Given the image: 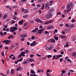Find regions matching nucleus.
<instances>
[{"instance_id": "f257e3e1", "label": "nucleus", "mask_w": 76, "mask_h": 76, "mask_svg": "<svg viewBox=\"0 0 76 76\" xmlns=\"http://www.w3.org/2000/svg\"><path fill=\"white\" fill-rule=\"evenodd\" d=\"M10 29L11 32H14L15 31H16L18 29V28L15 27H10Z\"/></svg>"}, {"instance_id": "f03ea898", "label": "nucleus", "mask_w": 76, "mask_h": 76, "mask_svg": "<svg viewBox=\"0 0 76 76\" xmlns=\"http://www.w3.org/2000/svg\"><path fill=\"white\" fill-rule=\"evenodd\" d=\"M52 16H53V15L51 13H48L46 15V18L48 19H51L52 18Z\"/></svg>"}, {"instance_id": "7ed1b4c3", "label": "nucleus", "mask_w": 76, "mask_h": 76, "mask_svg": "<svg viewBox=\"0 0 76 76\" xmlns=\"http://www.w3.org/2000/svg\"><path fill=\"white\" fill-rule=\"evenodd\" d=\"M49 42H52V43H55L56 42V40L54 39H51L48 40Z\"/></svg>"}, {"instance_id": "20e7f679", "label": "nucleus", "mask_w": 76, "mask_h": 76, "mask_svg": "<svg viewBox=\"0 0 76 76\" xmlns=\"http://www.w3.org/2000/svg\"><path fill=\"white\" fill-rule=\"evenodd\" d=\"M10 42V41L9 40H5L3 42V43L5 42V44H9Z\"/></svg>"}, {"instance_id": "39448f33", "label": "nucleus", "mask_w": 76, "mask_h": 76, "mask_svg": "<svg viewBox=\"0 0 76 76\" xmlns=\"http://www.w3.org/2000/svg\"><path fill=\"white\" fill-rule=\"evenodd\" d=\"M44 28H42L41 29L39 30L38 31V34H41V33H42L43 32H44Z\"/></svg>"}, {"instance_id": "423d86ee", "label": "nucleus", "mask_w": 76, "mask_h": 76, "mask_svg": "<svg viewBox=\"0 0 76 76\" xmlns=\"http://www.w3.org/2000/svg\"><path fill=\"white\" fill-rule=\"evenodd\" d=\"M44 28H42L41 29L39 30L38 31V34H41V33H42L43 32H44Z\"/></svg>"}, {"instance_id": "0eeeda50", "label": "nucleus", "mask_w": 76, "mask_h": 76, "mask_svg": "<svg viewBox=\"0 0 76 76\" xmlns=\"http://www.w3.org/2000/svg\"><path fill=\"white\" fill-rule=\"evenodd\" d=\"M38 31V28H35V29L32 30L31 32H34V33H36V32Z\"/></svg>"}, {"instance_id": "6e6552de", "label": "nucleus", "mask_w": 76, "mask_h": 76, "mask_svg": "<svg viewBox=\"0 0 76 76\" xmlns=\"http://www.w3.org/2000/svg\"><path fill=\"white\" fill-rule=\"evenodd\" d=\"M54 28V26H48L47 28V29H53Z\"/></svg>"}, {"instance_id": "1a4fd4ad", "label": "nucleus", "mask_w": 76, "mask_h": 76, "mask_svg": "<svg viewBox=\"0 0 76 76\" xmlns=\"http://www.w3.org/2000/svg\"><path fill=\"white\" fill-rule=\"evenodd\" d=\"M53 22V20H50L49 21H48L46 22L45 23V25H47L49 23H51Z\"/></svg>"}, {"instance_id": "9d476101", "label": "nucleus", "mask_w": 76, "mask_h": 76, "mask_svg": "<svg viewBox=\"0 0 76 76\" xmlns=\"http://www.w3.org/2000/svg\"><path fill=\"white\" fill-rule=\"evenodd\" d=\"M25 52L23 51H22L20 53L21 55V56H23L24 57H25Z\"/></svg>"}, {"instance_id": "9b49d317", "label": "nucleus", "mask_w": 76, "mask_h": 76, "mask_svg": "<svg viewBox=\"0 0 76 76\" xmlns=\"http://www.w3.org/2000/svg\"><path fill=\"white\" fill-rule=\"evenodd\" d=\"M13 72H14V70L13 69H11V74H10V75H14V74H15V73Z\"/></svg>"}, {"instance_id": "f8f14e48", "label": "nucleus", "mask_w": 76, "mask_h": 76, "mask_svg": "<svg viewBox=\"0 0 76 76\" xmlns=\"http://www.w3.org/2000/svg\"><path fill=\"white\" fill-rule=\"evenodd\" d=\"M7 14H5L4 17H3V19H6L7 18Z\"/></svg>"}, {"instance_id": "ddd939ff", "label": "nucleus", "mask_w": 76, "mask_h": 76, "mask_svg": "<svg viewBox=\"0 0 76 76\" xmlns=\"http://www.w3.org/2000/svg\"><path fill=\"white\" fill-rule=\"evenodd\" d=\"M23 23V21H21L18 22V23L19 25H22V24Z\"/></svg>"}, {"instance_id": "4468645a", "label": "nucleus", "mask_w": 76, "mask_h": 76, "mask_svg": "<svg viewBox=\"0 0 76 76\" xmlns=\"http://www.w3.org/2000/svg\"><path fill=\"white\" fill-rule=\"evenodd\" d=\"M44 4H42V5L41 6V10H43L44 9Z\"/></svg>"}, {"instance_id": "2eb2a0df", "label": "nucleus", "mask_w": 76, "mask_h": 76, "mask_svg": "<svg viewBox=\"0 0 76 76\" xmlns=\"http://www.w3.org/2000/svg\"><path fill=\"white\" fill-rule=\"evenodd\" d=\"M23 17L24 18H26L28 17H29V15H23Z\"/></svg>"}, {"instance_id": "dca6fc26", "label": "nucleus", "mask_w": 76, "mask_h": 76, "mask_svg": "<svg viewBox=\"0 0 76 76\" xmlns=\"http://www.w3.org/2000/svg\"><path fill=\"white\" fill-rule=\"evenodd\" d=\"M13 38V36L12 35L10 36L9 37H8V39H12V38Z\"/></svg>"}, {"instance_id": "f3484780", "label": "nucleus", "mask_w": 76, "mask_h": 76, "mask_svg": "<svg viewBox=\"0 0 76 76\" xmlns=\"http://www.w3.org/2000/svg\"><path fill=\"white\" fill-rule=\"evenodd\" d=\"M20 37H27V35L26 34H23V35H20Z\"/></svg>"}, {"instance_id": "a211bd4d", "label": "nucleus", "mask_w": 76, "mask_h": 76, "mask_svg": "<svg viewBox=\"0 0 76 76\" xmlns=\"http://www.w3.org/2000/svg\"><path fill=\"white\" fill-rule=\"evenodd\" d=\"M48 6H49V3H47L45 5V8H47V7H48Z\"/></svg>"}, {"instance_id": "6ab92c4d", "label": "nucleus", "mask_w": 76, "mask_h": 76, "mask_svg": "<svg viewBox=\"0 0 76 76\" xmlns=\"http://www.w3.org/2000/svg\"><path fill=\"white\" fill-rule=\"evenodd\" d=\"M21 70V68L20 66H19L18 68L16 69V71H20Z\"/></svg>"}, {"instance_id": "aec40b11", "label": "nucleus", "mask_w": 76, "mask_h": 76, "mask_svg": "<svg viewBox=\"0 0 76 76\" xmlns=\"http://www.w3.org/2000/svg\"><path fill=\"white\" fill-rule=\"evenodd\" d=\"M70 7V4H68L67 5V9L68 10V9H69V8Z\"/></svg>"}, {"instance_id": "412c9836", "label": "nucleus", "mask_w": 76, "mask_h": 76, "mask_svg": "<svg viewBox=\"0 0 76 76\" xmlns=\"http://www.w3.org/2000/svg\"><path fill=\"white\" fill-rule=\"evenodd\" d=\"M63 57V56L61 55L56 56V57H57L58 58H60V57Z\"/></svg>"}, {"instance_id": "4be33fe9", "label": "nucleus", "mask_w": 76, "mask_h": 76, "mask_svg": "<svg viewBox=\"0 0 76 76\" xmlns=\"http://www.w3.org/2000/svg\"><path fill=\"white\" fill-rule=\"evenodd\" d=\"M60 37L61 38H66V36L64 35H61L60 36Z\"/></svg>"}, {"instance_id": "5701e85b", "label": "nucleus", "mask_w": 76, "mask_h": 76, "mask_svg": "<svg viewBox=\"0 0 76 76\" xmlns=\"http://www.w3.org/2000/svg\"><path fill=\"white\" fill-rule=\"evenodd\" d=\"M29 61L31 63L32 62V61L33 62H34V59L32 58H30L29 60Z\"/></svg>"}, {"instance_id": "b1692460", "label": "nucleus", "mask_w": 76, "mask_h": 76, "mask_svg": "<svg viewBox=\"0 0 76 76\" xmlns=\"http://www.w3.org/2000/svg\"><path fill=\"white\" fill-rule=\"evenodd\" d=\"M31 73H32V74H35V71L33 70H32L31 71Z\"/></svg>"}, {"instance_id": "393cba45", "label": "nucleus", "mask_w": 76, "mask_h": 76, "mask_svg": "<svg viewBox=\"0 0 76 76\" xmlns=\"http://www.w3.org/2000/svg\"><path fill=\"white\" fill-rule=\"evenodd\" d=\"M65 25H66V27H67V28H70V26H69V24H68V23H66L65 24Z\"/></svg>"}, {"instance_id": "a878e982", "label": "nucleus", "mask_w": 76, "mask_h": 76, "mask_svg": "<svg viewBox=\"0 0 76 76\" xmlns=\"http://www.w3.org/2000/svg\"><path fill=\"white\" fill-rule=\"evenodd\" d=\"M54 47V46L53 45H51L50 46V48L51 49V50H52V49Z\"/></svg>"}, {"instance_id": "bb28decb", "label": "nucleus", "mask_w": 76, "mask_h": 76, "mask_svg": "<svg viewBox=\"0 0 76 76\" xmlns=\"http://www.w3.org/2000/svg\"><path fill=\"white\" fill-rule=\"evenodd\" d=\"M28 12V10L27 9L24 10V12L25 13H26Z\"/></svg>"}, {"instance_id": "cd10ccee", "label": "nucleus", "mask_w": 76, "mask_h": 76, "mask_svg": "<svg viewBox=\"0 0 76 76\" xmlns=\"http://www.w3.org/2000/svg\"><path fill=\"white\" fill-rule=\"evenodd\" d=\"M54 10V9H52V10H49V12L50 13H52L53 11Z\"/></svg>"}, {"instance_id": "c85d7f7f", "label": "nucleus", "mask_w": 76, "mask_h": 76, "mask_svg": "<svg viewBox=\"0 0 76 76\" xmlns=\"http://www.w3.org/2000/svg\"><path fill=\"white\" fill-rule=\"evenodd\" d=\"M0 35H1L2 37H3V35H4L3 33L2 32H0Z\"/></svg>"}, {"instance_id": "c756f323", "label": "nucleus", "mask_w": 76, "mask_h": 76, "mask_svg": "<svg viewBox=\"0 0 76 76\" xmlns=\"http://www.w3.org/2000/svg\"><path fill=\"white\" fill-rule=\"evenodd\" d=\"M46 50H49V51H51V49L49 47H47L46 48Z\"/></svg>"}, {"instance_id": "7c9ffc66", "label": "nucleus", "mask_w": 76, "mask_h": 76, "mask_svg": "<svg viewBox=\"0 0 76 76\" xmlns=\"http://www.w3.org/2000/svg\"><path fill=\"white\" fill-rule=\"evenodd\" d=\"M72 55L73 56H74L75 57H76V53L75 52H74L72 53Z\"/></svg>"}, {"instance_id": "2f4dec72", "label": "nucleus", "mask_w": 76, "mask_h": 76, "mask_svg": "<svg viewBox=\"0 0 76 76\" xmlns=\"http://www.w3.org/2000/svg\"><path fill=\"white\" fill-rule=\"evenodd\" d=\"M23 59L21 58L20 59L17 60V61H22Z\"/></svg>"}, {"instance_id": "473e14b6", "label": "nucleus", "mask_w": 76, "mask_h": 76, "mask_svg": "<svg viewBox=\"0 0 76 76\" xmlns=\"http://www.w3.org/2000/svg\"><path fill=\"white\" fill-rule=\"evenodd\" d=\"M48 58H51L52 57V56L51 55H48L47 56Z\"/></svg>"}, {"instance_id": "72a5a7b5", "label": "nucleus", "mask_w": 76, "mask_h": 76, "mask_svg": "<svg viewBox=\"0 0 76 76\" xmlns=\"http://www.w3.org/2000/svg\"><path fill=\"white\" fill-rule=\"evenodd\" d=\"M33 44L34 47L35 45H36V42L35 41H33Z\"/></svg>"}, {"instance_id": "f704fd0d", "label": "nucleus", "mask_w": 76, "mask_h": 76, "mask_svg": "<svg viewBox=\"0 0 76 76\" xmlns=\"http://www.w3.org/2000/svg\"><path fill=\"white\" fill-rule=\"evenodd\" d=\"M66 46L67 47H69V42H66Z\"/></svg>"}, {"instance_id": "c9c22d12", "label": "nucleus", "mask_w": 76, "mask_h": 76, "mask_svg": "<svg viewBox=\"0 0 76 76\" xmlns=\"http://www.w3.org/2000/svg\"><path fill=\"white\" fill-rule=\"evenodd\" d=\"M54 39L56 40V41H57L58 40V37H56L54 38Z\"/></svg>"}, {"instance_id": "e433bc0d", "label": "nucleus", "mask_w": 76, "mask_h": 76, "mask_svg": "<svg viewBox=\"0 0 76 76\" xmlns=\"http://www.w3.org/2000/svg\"><path fill=\"white\" fill-rule=\"evenodd\" d=\"M38 1L40 3H41V2H42L44 1V0H38Z\"/></svg>"}, {"instance_id": "4c0bfd02", "label": "nucleus", "mask_w": 76, "mask_h": 76, "mask_svg": "<svg viewBox=\"0 0 76 76\" xmlns=\"http://www.w3.org/2000/svg\"><path fill=\"white\" fill-rule=\"evenodd\" d=\"M37 7L38 8H39L41 7V5L40 4H38L37 5Z\"/></svg>"}, {"instance_id": "58836bf2", "label": "nucleus", "mask_w": 76, "mask_h": 76, "mask_svg": "<svg viewBox=\"0 0 76 76\" xmlns=\"http://www.w3.org/2000/svg\"><path fill=\"white\" fill-rule=\"evenodd\" d=\"M39 19L37 18L35 20V21H36V22H38L39 21Z\"/></svg>"}, {"instance_id": "ea45409f", "label": "nucleus", "mask_w": 76, "mask_h": 76, "mask_svg": "<svg viewBox=\"0 0 76 76\" xmlns=\"http://www.w3.org/2000/svg\"><path fill=\"white\" fill-rule=\"evenodd\" d=\"M61 72L62 73V74H64V73H66V71H65L62 70Z\"/></svg>"}, {"instance_id": "a19ab883", "label": "nucleus", "mask_w": 76, "mask_h": 76, "mask_svg": "<svg viewBox=\"0 0 76 76\" xmlns=\"http://www.w3.org/2000/svg\"><path fill=\"white\" fill-rule=\"evenodd\" d=\"M11 23H15V22L14 20H12Z\"/></svg>"}, {"instance_id": "79ce46f5", "label": "nucleus", "mask_w": 76, "mask_h": 76, "mask_svg": "<svg viewBox=\"0 0 76 76\" xmlns=\"http://www.w3.org/2000/svg\"><path fill=\"white\" fill-rule=\"evenodd\" d=\"M27 64V62L26 61L23 62V64Z\"/></svg>"}, {"instance_id": "37998d69", "label": "nucleus", "mask_w": 76, "mask_h": 76, "mask_svg": "<svg viewBox=\"0 0 76 76\" xmlns=\"http://www.w3.org/2000/svg\"><path fill=\"white\" fill-rule=\"evenodd\" d=\"M47 59V57H43L42 58V60H46Z\"/></svg>"}, {"instance_id": "c03bdc74", "label": "nucleus", "mask_w": 76, "mask_h": 76, "mask_svg": "<svg viewBox=\"0 0 76 76\" xmlns=\"http://www.w3.org/2000/svg\"><path fill=\"white\" fill-rule=\"evenodd\" d=\"M38 22H39V23H42V20H40L39 19V20Z\"/></svg>"}, {"instance_id": "a18cd8bd", "label": "nucleus", "mask_w": 76, "mask_h": 76, "mask_svg": "<svg viewBox=\"0 0 76 76\" xmlns=\"http://www.w3.org/2000/svg\"><path fill=\"white\" fill-rule=\"evenodd\" d=\"M24 39H25V38H24V37H22L21 39V41H23Z\"/></svg>"}, {"instance_id": "49530a36", "label": "nucleus", "mask_w": 76, "mask_h": 76, "mask_svg": "<svg viewBox=\"0 0 76 76\" xmlns=\"http://www.w3.org/2000/svg\"><path fill=\"white\" fill-rule=\"evenodd\" d=\"M69 72H72V73H73L74 72V71L73 70H69Z\"/></svg>"}, {"instance_id": "de8ad7c7", "label": "nucleus", "mask_w": 76, "mask_h": 76, "mask_svg": "<svg viewBox=\"0 0 76 76\" xmlns=\"http://www.w3.org/2000/svg\"><path fill=\"white\" fill-rule=\"evenodd\" d=\"M12 58L13 60H15V56H13V57H12Z\"/></svg>"}, {"instance_id": "09e8293b", "label": "nucleus", "mask_w": 76, "mask_h": 76, "mask_svg": "<svg viewBox=\"0 0 76 76\" xmlns=\"http://www.w3.org/2000/svg\"><path fill=\"white\" fill-rule=\"evenodd\" d=\"M70 6L72 7V6H73V3L70 2Z\"/></svg>"}, {"instance_id": "8fccbe9b", "label": "nucleus", "mask_w": 76, "mask_h": 76, "mask_svg": "<svg viewBox=\"0 0 76 76\" xmlns=\"http://www.w3.org/2000/svg\"><path fill=\"white\" fill-rule=\"evenodd\" d=\"M45 34H49V33L47 32V31H45Z\"/></svg>"}, {"instance_id": "3c124183", "label": "nucleus", "mask_w": 76, "mask_h": 76, "mask_svg": "<svg viewBox=\"0 0 76 76\" xmlns=\"http://www.w3.org/2000/svg\"><path fill=\"white\" fill-rule=\"evenodd\" d=\"M73 24H71L70 25V27H71V28H73Z\"/></svg>"}, {"instance_id": "603ef678", "label": "nucleus", "mask_w": 76, "mask_h": 76, "mask_svg": "<svg viewBox=\"0 0 76 76\" xmlns=\"http://www.w3.org/2000/svg\"><path fill=\"white\" fill-rule=\"evenodd\" d=\"M6 31L7 32H9V29L8 28H7L6 29Z\"/></svg>"}, {"instance_id": "864d4df0", "label": "nucleus", "mask_w": 76, "mask_h": 76, "mask_svg": "<svg viewBox=\"0 0 76 76\" xmlns=\"http://www.w3.org/2000/svg\"><path fill=\"white\" fill-rule=\"evenodd\" d=\"M1 55L2 56H4V53L3 52H2L1 53Z\"/></svg>"}, {"instance_id": "5fc2aeb1", "label": "nucleus", "mask_w": 76, "mask_h": 76, "mask_svg": "<svg viewBox=\"0 0 76 76\" xmlns=\"http://www.w3.org/2000/svg\"><path fill=\"white\" fill-rule=\"evenodd\" d=\"M38 9V8L37 7H34L33 8V9H34V10H37Z\"/></svg>"}, {"instance_id": "6e6d98bb", "label": "nucleus", "mask_w": 76, "mask_h": 76, "mask_svg": "<svg viewBox=\"0 0 76 76\" xmlns=\"http://www.w3.org/2000/svg\"><path fill=\"white\" fill-rule=\"evenodd\" d=\"M57 15H61V12H58V13H57Z\"/></svg>"}, {"instance_id": "4d7b16f0", "label": "nucleus", "mask_w": 76, "mask_h": 76, "mask_svg": "<svg viewBox=\"0 0 76 76\" xmlns=\"http://www.w3.org/2000/svg\"><path fill=\"white\" fill-rule=\"evenodd\" d=\"M71 9H72L71 8H70L69 10H67V12H70V10H71Z\"/></svg>"}, {"instance_id": "13d9d810", "label": "nucleus", "mask_w": 76, "mask_h": 76, "mask_svg": "<svg viewBox=\"0 0 76 76\" xmlns=\"http://www.w3.org/2000/svg\"><path fill=\"white\" fill-rule=\"evenodd\" d=\"M27 0H21V2L23 3V2H25Z\"/></svg>"}, {"instance_id": "bf43d9fd", "label": "nucleus", "mask_w": 76, "mask_h": 76, "mask_svg": "<svg viewBox=\"0 0 76 76\" xmlns=\"http://www.w3.org/2000/svg\"><path fill=\"white\" fill-rule=\"evenodd\" d=\"M29 22H30V23H32V22H34V21L33 20H31Z\"/></svg>"}, {"instance_id": "052dcab7", "label": "nucleus", "mask_w": 76, "mask_h": 76, "mask_svg": "<svg viewBox=\"0 0 76 76\" xmlns=\"http://www.w3.org/2000/svg\"><path fill=\"white\" fill-rule=\"evenodd\" d=\"M17 18H16V17L14 16V17L13 18V19H14V20H16V19Z\"/></svg>"}, {"instance_id": "680f3d73", "label": "nucleus", "mask_w": 76, "mask_h": 76, "mask_svg": "<svg viewBox=\"0 0 76 76\" xmlns=\"http://www.w3.org/2000/svg\"><path fill=\"white\" fill-rule=\"evenodd\" d=\"M21 10L22 12H24V11L25 10V9H24V8H23L21 9Z\"/></svg>"}, {"instance_id": "e2e57ef3", "label": "nucleus", "mask_w": 76, "mask_h": 76, "mask_svg": "<svg viewBox=\"0 0 76 76\" xmlns=\"http://www.w3.org/2000/svg\"><path fill=\"white\" fill-rule=\"evenodd\" d=\"M34 38H35V37H34V36H33L31 37V39H34Z\"/></svg>"}, {"instance_id": "0e129e2a", "label": "nucleus", "mask_w": 76, "mask_h": 76, "mask_svg": "<svg viewBox=\"0 0 76 76\" xmlns=\"http://www.w3.org/2000/svg\"><path fill=\"white\" fill-rule=\"evenodd\" d=\"M13 56V54H12V55H11L9 57L10 58H12V56Z\"/></svg>"}, {"instance_id": "69168bd1", "label": "nucleus", "mask_w": 76, "mask_h": 76, "mask_svg": "<svg viewBox=\"0 0 76 76\" xmlns=\"http://www.w3.org/2000/svg\"><path fill=\"white\" fill-rule=\"evenodd\" d=\"M72 22H75V20L72 19Z\"/></svg>"}, {"instance_id": "338daca9", "label": "nucleus", "mask_w": 76, "mask_h": 76, "mask_svg": "<svg viewBox=\"0 0 76 76\" xmlns=\"http://www.w3.org/2000/svg\"><path fill=\"white\" fill-rule=\"evenodd\" d=\"M53 51H54V52H57V50L55 49H54L53 50Z\"/></svg>"}, {"instance_id": "774afa93", "label": "nucleus", "mask_w": 76, "mask_h": 76, "mask_svg": "<svg viewBox=\"0 0 76 76\" xmlns=\"http://www.w3.org/2000/svg\"><path fill=\"white\" fill-rule=\"evenodd\" d=\"M13 8H16V7H17V6L14 5V6H13Z\"/></svg>"}]
</instances>
